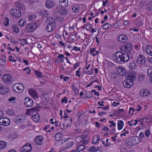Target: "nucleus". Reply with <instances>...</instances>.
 I'll use <instances>...</instances> for the list:
<instances>
[{"instance_id":"obj_1","label":"nucleus","mask_w":152,"mask_h":152,"mask_svg":"<svg viewBox=\"0 0 152 152\" xmlns=\"http://www.w3.org/2000/svg\"><path fill=\"white\" fill-rule=\"evenodd\" d=\"M129 54L123 53L122 51H118L114 54L113 57V61L118 64H123L129 59Z\"/></svg>"},{"instance_id":"obj_2","label":"nucleus","mask_w":152,"mask_h":152,"mask_svg":"<svg viewBox=\"0 0 152 152\" xmlns=\"http://www.w3.org/2000/svg\"><path fill=\"white\" fill-rule=\"evenodd\" d=\"M40 26L38 22H34L27 24L25 31L28 33L33 32Z\"/></svg>"},{"instance_id":"obj_3","label":"nucleus","mask_w":152,"mask_h":152,"mask_svg":"<svg viewBox=\"0 0 152 152\" xmlns=\"http://www.w3.org/2000/svg\"><path fill=\"white\" fill-rule=\"evenodd\" d=\"M133 49V46L130 43H127L124 47H122L120 48L121 51L123 53L129 54V56L130 55L131 52Z\"/></svg>"},{"instance_id":"obj_4","label":"nucleus","mask_w":152,"mask_h":152,"mask_svg":"<svg viewBox=\"0 0 152 152\" xmlns=\"http://www.w3.org/2000/svg\"><path fill=\"white\" fill-rule=\"evenodd\" d=\"M12 88L14 91L18 93L22 92L24 89V87L23 84L20 83H17L14 84Z\"/></svg>"},{"instance_id":"obj_5","label":"nucleus","mask_w":152,"mask_h":152,"mask_svg":"<svg viewBox=\"0 0 152 152\" xmlns=\"http://www.w3.org/2000/svg\"><path fill=\"white\" fill-rule=\"evenodd\" d=\"M138 138L137 137H132L127 139L126 141V143L129 145L132 146L138 143L137 140Z\"/></svg>"},{"instance_id":"obj_6","label":"nucleus","mask_w":152,"mask_h":152,"mask_svg":"<svg viewBox=\"0 0 152 152\" xmlns=\"http://www.w3.org/2000/svg\"><path fill=\"white\" fill-rule=\"evenodd\" d=\"M3 80L4 83L8 85L12 84L13 81L12 76L8 74L4 75L3 76Z\"/></svg>"},{"instance_id":"obj_7","label":"nucleus","mask_w":152,"mask_h":152,"mask_svg":"<svg viewBox=\"0 0 152 152\" xmlns=\"http://www.w3.org/2000/svg\"><path fill=\"white\" fill-rule=\"evenodd\" d=\"M10 13L13 15V17L18 18L21 17V13L20 11L16 9H12L10 11Z\"/></svg>"},{"instance_id":"obj_8","label":"nucleus","mask_w":152,"mask_h":152,"mask_svg":"<svg viewBox=\"0 0 152 152\" xmlns=\"http://www.w3.org/2000/svg\"><path fill=\"white\" fill-rule=\"evenodd\" d=\"M10 124V120L6 117H2L0 118V125L4 126H7Z\"/></svg>"},{"instance_id":"obj_9","label":"nucleus","mask_w":152,"mask_h":152,"mask_svg":"<svg viewBox=\"0 0 152 152\" xmlns=\"http://www.w3.org/2000/svg\"><path fill=\"white\" fill-rule=\"evenodd\" d=\"M145 58L144 56L142 55H139L137 57L136 62L137 63L139 64L140 65H142V64H145Z\"/></svg>"},{"instance_id":"obj_10","label":"nucleus","mask_w":152,"mask_h":152,"mask_svg":"<svg viewBox=\"0 0 152 152\" xmlns=\"http://www.w3.org/2000/svg\"><path fill=\"white\" fill-rule=\"evenodd\" d=\"M131 80L126 79L123 82V85L124 87L127 88H129L133 86V82H132Z\"/></svg>"},{"instance_id":"obj_11","label":"nucleus","mask_w":152,"mask_h":152,"mask_svg":"<svg viewBox=\"0 0 152 152\" xmlns=\"http://www.w3.org/2000/svg\"><path fill=\"white\" fill-rule=\"evenodd\" d=\"M24 103L26 107H30L33 105V101L31 98L26 97L24 99Z\"/></svg>"},{"instance_id":"obj_12","label":"nucleus","mask_w":152,"mask_h":152,"mask_svg":"<svg viewBox=\"0 0 152 152\" xmlns=\"http://www.w3.org/2000/svg\"><path fill=\"white\" fill-rule=\"evenodd\" d=\"M38 110V107H34L29 109H28L27 110L26 114L32 116L34 114L37 113Z\"/></svg>"},{"instance_id":"obj_13","label":"nucleus","mask_w":152,"mask_h":152,"mask_svg":"<svg viewBox=\"0 0 152 152\" xmlns=\"http://www.w3.org/2000/svg\"><path fill=\"white\" fill-rule=\"evenodd\" d=\"M31 145L29 143L26 144L21 148L22 152H31Z\"/></svg>"},{"instance_id":"obj_14","label":"nucleus","mask_w":152,"mask_h":152,"mask_svg":"<svg viewBox=\"0 0 152 152\" xmlns=\"http://www.w3.org/2000/svg\"><path fill=\"white\" fill-rule=\"evenodd\" d=\"M135 73L133 71L129 72V73L126 76V78L131 80L132 81H134L135 80Z\"/></svg>"},{"instance_id":"obj_15","label":"nucleus","mask_w":152,"mask_h":152,"mask_svg":"<svg viewBox=\"0 0 152 152\" xmlns=\"http://www.w3.org/2000/svg\"><path fill=\"white\" fill-rule=\"evenodd\" d=\"M26 120L25 117H23L21 115H18L16 116L14 119V122L16 124H20Z\"/></svg>"},{"instance_id":"obj_16","label":"nucleus","mask_w":152,"mask_h":152,"mask_svg":"<svg viewBox=\"0 0 152 152\" xmlns=\"http://www.w3.org/2000/svg\"><path fill=\"white\" fill-rule=\"evenodd\" d=\"M127 40V36L124 34H121L117 38L118 41L120 43L126 42Z\"/></svg>"},{"instance_id":"obj_17","label":"nucleus","mask_w":152,"mask_h":152,"mask_svg":"<svg viewBox=\"0 0 152 152\" xmlns=\"http://www.w3.org/2000/svg\"><path fill=\"white\" fill-rule=\"evenodd\" d=\"M118 72L120 76H124L126 74V70L124 67L121 66H119L117 67Z\"/></svg>"},{"instance_id":"obj_18","label":"nucleus","mask_w":152,"mask_h":152,"mask_svg":"<svg viewBox=\"0 0 152 152\" xmlns=\"http://www.w3.org/2000/svg\"><path fill=\"white\" fill-rule=\"evenodd\" d=\"M35 141L37 144L38 145H41L43 142V137L41 136H39L36 137Z\"/></svg>"},{"instance_id":"obj_19","label":"nucleus","mask_w":152,"mask_h":152,"mask_svg":"<svg viewBox=\"0 0 152 152\" xmlns=\"http://www.w3.org/2000/svg\"><path fill=\"white\" fill-rule=\"evenodd\" d=\"M9 88L4 86L0 87V94L4 95L7 94L9 92Z\"/></svg>"},{"instance_id":"obj_20","label":"nucleus","mask_w":152,"mask_h":152,"mask_svg":"<svg viewBox=\"0 0 152 152\" xmlns=\"http://www.w3.org/2000/svg\"><path fill=\"white\" fill-rule=\"evenodd\" d=\"M59 5L62 8H65L68 5V0H59Z\"/></svg>"},{"instance_id":"obj_21","label":"nucleus","mask_w":152,"mask_h":152,"mask_svg":"<svg viewBox=\"0 0 152 152\" xmlns=\"http://www.w3.org/2000/svg\"><path fill=\"white\" fill-rule=\"evenodd\" d=\"M55 2L52 0H48L45 3V6L47 8L50 9L54 6Z\"/></svg>"},{"instance_id":"obj_22","label":"nucleus","mask_w":152,"mask_h":152,"mask_svg":"<svg viewBox=\"0 0 152 152\" xmlns=\"http://www.w3.org/2000/svg\"><path fill=\"white\" fill-rule=\"evenodd\" d=\"M55 26L53 24H51L48 23L46 27V30L48 32H51L55 28Z\"/></svg>"},{"instance_id":"obj_23","label":"nucleus","mask_w":152,"mask_h":152,"mask_svg":"<svg viewBox=\"0 0 152 152\" xmlns=\"http://www.w3.org/2000/svg\"><path fill=\"white\" fill-rule=\"evenodd\" d=\"M150 94L149 91L146 89H142L140 92V95L142 96H146Z\"/></svg>"},{"instance_id":"obj_24","label":"nucleus","mask_w":152,"mask_h":152,"mask_svg":"<svg viewBox=\"0 0 152 152\" xmlns=\"http://www.w3.org/2000/svg\"><path fill=\"white\" fill-rule=\"evenodd\" d=\"M7 143L6 142L0 140V151L3 150L5 149L7 147Z\"/></svg>"},{"instance_id":"obj_25","label":"nucleus","mask_w":152,"mask_h":152,"mask_svg":"<svg viewBox=\"0 0 152 152\" xmlns=\"http://www.w3.org/2000/svg\"><path fill=\"white\" fill-rule=\"evenodd\" d=\"M29 94L33 97H37V94L36 90L33 89H30L28 91Z\"/></svg>"},{"instance_id":"obj_26","label":"nucleus","mask_w":152,"mask_h":152,"mask_svg":"<svg viewBox=\"0 0 152 152\" xmlns=\"http://www.w3.org/2000/svg\"><path fill=\"white\" fill-rule=\"evenodd\" d=\"M129 66L130 70H133L137 68V65L136 63L134 61L130 62L129 64Z\"/></svg>"},{"instance_id":"obj_27","label":"nucleus","mask_w":152,"mask_h":152,"mask_svg":"<svg viewBox=\"0 0 152 152\" xmlns=\"http://www.w3.org/2000/svg\"><path fill=\"white\" fill-rule=\"evenodd\" d=\"M147 53L150 56H152V47L151 45H147L146 47Z\"/></svg>"},{"instance_id":"obj_28","label":"nucleus","mask_w":152,"mask_h":152,"mask_svg":"<svg viewBox=\"0 0 152 152\" xmlns=\"http://www.w3.org/2000/svg\"><path fill=\"white\" fill-rule=\"evenodd\" d=\"M63 134L61 133L58 132L55 135V139L57 141H60L62 140Z\"/></svg>"},{"instance_id":"obj_29","label":"nucleus","mask_w":152,"mask_h":152,"mask_svg":"<svg viewBox=\"0 0 152 152\" xmlns=\"http://www.w3.org/2000/svg\"><path fill=\"white\" fill-rule=\"evenodd\" d=\"M32 119L35 122H37L40 119V117L38 113H37L32 116Z\"/></svg>"},{"instance_id":"obj_30","label":"nucleus","mask_w":152,"mask_h":152,"mask_svg":"<svg viewBox=\"0 0 152 152\" xmlns=\"http://www.w3.org/2000/svg\"><path fill=\"white\" fill-rule=\"evenodd\" d=\"M118 127L119 130L121 129L124 126V123L121 120H118Z\"/></svg>"},{"instance_id":"obj_31","label":"nucleus","mask_w":152,"mask_h":152,"mask_svg":"<svg viewBox=\"0 0 152 152\" xmlns=\"http://www.w3.org/2000/svg\"><path fill=\"white\" fill-rule=\"evenodd\" d=\"M48 20H49V21L48 23L49 24H53L54 25H55L56 26V23L55 22L56 20V19L53 17H49L48 18Z\"/></svg>"},{"instance_id":"obj_32","label":"nucleus","mask_w":152,"mask_h":152,"mask_svg":"<svg viewBox=\"0 0 152 152\" xmlns=\"http://www.w3.org/2000/svg\"><path fill=\"white\" fill-rule=\"evenodd\" d=\"M112 27V26L111 25L108 23H105L102 26L103 29L104 30H108L109 28H111Z\"/></svg>"},{"instance_id":"obj_33","label":"nucleus","mask_w":152,"mask_h":152,"mask_svg":"<svg viewBox=\"0 0 152 152\" xmlns=\"http://www.w3.org/2000/svg\"><path fill=\"white\" fill-rule=\"evenodd\" d=\"M85 148V146L83 145H79L77 147L76 151L80 152Z\"/></svg>"},{"instance_id":"obj_34","label":"nucleus","mask_w":152,"mask_h":152,"mask_svg":"<svg viewBox=\"0 0 152 152\" xmlns=\"http://www.w3.org/2000/svg\"><path fill=\"white\" fill-rule=\"evenodd\" d=\"M26 23V22L24 19H21L18 21V24L21 27H23Z\"/></svg>"},{"instance_id":"obj_35","label":"nucleus","mask_w":152,"mask_h":152,"mask_svg":"<svg viewBox=\"0 0 152 152\" xmlns=\"http://www.w3.org/2000/svg\"><path fill=\"white\" fill-rule=\"evenodd\" d=\"M66 121L67 122L66 124L67 127H70L72 124V119L71 117H69L68 118L66 119Z\"/></svg>"},{"instance_id":"obj_36","label":"nucleus","mask_w":152,"mask_h":152,"mask_svg":"<svg viewBox=\"0 0 152 152\" xmlns=\"http://www.w3.org/2000/svg\"><path fill=\"white\" fill-rule=\"evenodd\" d=\"M15 5L16 7L19 8L20 9H23V4L20 3L19 2H16L15 3Z\"/></svg>"},{"instance_id":"obj_37","label":"nucleus","mask_w":152,"mask_h":152,"mask_svg":"<svg viewBox=\"0 0 152 152\" xmlns=\"http://www.w3.org/2000/svg\"><path fill=\"white\" fill-rule=\"evenodd\" d=\"M100 139V136L99 135L97 134L96 135V137H94L93 138V140L92 141V142L95 144L98 142Z\"/></svg>"},{"instance_id":"obj_38","label":"nucleus","mask_w":152,"mask_h":152,"mask_svg":"<svg viewBox=\"0 0 152 152\" xmlns=\"http://www.w3.org/2000/svg\"><path fill=\"white\" fill-rule=\"evenodd\" d=\"M59 13L62 15H64L67 14V11L66 9H61L58 11Z\"/></svg>"},{"instance_id":"obj_39","label":"nucleus","mask_w":152,"mask_h":152,"mask_svg":"<svg viewBox=\"0 0 152 152\" xmlns=\"http://www.w3.org/2000/svg\"><path fill=\"white\" fill-rule=\"evenodd\" d=\"M147 73L148 75L151 77V82L152 83V68L148 69L147 70Z\"/></svg>"},{"instance_id":"obj_40","label":"nucleus","mask_w":152,"mask_h":152,"mask_svg":"<svg viewBox=\"0 0 152 152\" xmlns=\"http://www.w3.org/2000/svg\"><path fill=\"white\" fill-rule=\"evenodd\" d=\"M12 31L16 33H17L19 31V29L16 25L12 26Z\"/></svg>"},{"instance_id":"obj_41","label":"nucleus","mask_w":152,"mask_h":152,"mask_svg":"<svg viewBox=\"0 0 152 152\" xmlns=\"http://www.w3.org/2000/svg\"><path fill=\"white\" fill-rule=\"evenodd\" d=\"M9 19L7 17L5 18L3 21V23L4 26H7L9 25Z\"/></svg>"},{"instance_id":"obj_42","label":"nucleus","mask_w":152,"mask_h":152,"mask_svg":"<svg viewBox=\"0 0 152 152\" xmlns=\"http://www.w3.org/2000/svg\"><path fill=\"white\" fill-rule=\"evenodd\" d=\"M26 1L30 4H32L38 2V1L37 0H26Z\"/></svg>"},{"instance_id":"obj_43","label":"nucleus","mask_w":152,"mask_h":152,"mask_svg":"<svg viewBox=\"0 0 152 152\" xmlns=\"http://www.w3.org/2000/svg\"><path fill=\"white\" fill-rule=\"evenodd\" d=\"M72 10L73 12L77 13L79 11V7L76 5H74L72 7Z\"/></svg>"},{"instance_id":"obj_44","label":"nucleus","mask_w":152,"mask_h":152,"mask_svg":"<svg viewBox=\"0 0 152 152\" xmlns=\"http://www.w3.org/2000/svg\"><path fill=\"white\" fill-rule=\"evenodd\" d=\"M35 73L37 76V77L41 78L42 77V73L40 71L37 70L35 71Z\"/></svg>"},{"instance_id":"obj_45","label":"nucleus","mask_w":152,"mask_h":152,"mask_svg":"<svg viewBox=\"0 0 152 152\" xmlns=\"http://www.w3.org/2000/svg\"><path fill=\"white\" fill-rule=\"evenodd\" d=\"M148 11H152V2H150L149 4L148 5L146 8Z\"/></svg>"},{"instance_id":"obj_46","label":"nucleus","mask_w":152,"mask_h":152,"mask_svg":"<svg viewBox=\"0 0 152 152\" xmlns=\"http://www.w3.org/2000/svg\"><path fill=\"white\" fill-rule=\"evenodd\" d=\"M20 44L23 45H24L27 43V41L25 39H20L19 40Z\"/></svg>"},{"instance_id":"obj_47","label":"nucleus","mask_w":152,"mask_h":152,"mask_svg":"<svg viewBox=\"0 0 152 152\" xmlns=\"http://www.w3.org/2000/svg\"><path fill=\"white\" fill-rule=\"evenodd\" d=\"M57 58L61 61V62L63 63L64 62V60H62V59L64 58V55L59 54L57 56Z\"/></svg>"},{"instance_id":"obj_48","label":"nucleus","mask_w":152,"mask_h":152,"mask_svg":"<svg viewBox=\"0 0 152 152\" xmlns=\"http://www.w3.org/2000/svg\"><path fill=\"white\" fill-rule=\"evenodd\" d=\"M72 87V89L74 91L75 93L77 94L79 91L77 87L75 85H73Z\"/></svg>"},{"instance_id":"obj_49","label":"nucleus","mask_w":152,"mask_h":152,"mask_svg":"<svg viewBox=\"0 0 152 152\" xmlns=\"http://www.w3.org/2000/svg\"><path fill=\"white\" fill-rule=\"evenodd\" d=\"M7 113L10 115H14V113L12 109H8L7 110Z\"/></svg>"},{"instance_id":"obj_50","label":"nucleus","mask_w":152,"mask_h":152,"mask_svg":"<svg viewBox=\"0 0 152 152\" xmlns=\"http://www.w3.org/2000/svg\"><path fill=\"white\" fill-rule=\"evenodd\" d=\"M86 137L85 136L81 135V136H79L77 137L76 140H79L80 141H81L84 139Z\"/></svg>"},{"instance_id":"obj_51","label":"nucleus","mask_w":152,"mask_h":152,"mask_svg":"<svg viewBox=\"0 0 152 152\" xmlns=\"http://www.w3.org/2000/svg\"><path fill=\"white\" fill-rule=\"evenodd\" d=\"M96 148L94 146H92L90 147L89 150V152H94L95 151Z\"/></svg>"},{"instance_id":"obj_52","label":"nucleus","mask_w":152,"mask_h":152,"mask_svg":"<svg viewBox=\"0 0 152 152\" xmlns=\"http://www.w3.org/2000/svg\"><path fill=\"white\" fill-rule=\"evenodd\" d=\"M16 100V98L14 97H11L8 99V101L9 102H11V103H14L15 101Z\"/></svg>"},{"instance_id":"obj_53","label":"nucleus","mask_w":152,"mask_h":152,"mask_svg":"<svg viewBox=\"0 0 152 152\" xmlns=\"http://www.w3.org/2000/svg\"><path fill=\"white\" fill-rule=\"evenodd\" d=\"M0 64L3 66H5L6 64V61L0 58Z\"/></svg>"},{"instance_id":"obj_54","label":"nucleus","mask_w":152,"mask_h":152,"mask_svg":"<svg viewBox=\"0 0 152 152\" xmlns=\"http://www.w3.org/2000/svg\"><path fill=\"white\" fill-rule=\"evenodd\" d=\"M91 92L92 93H94V95H96L97 96L99 95V93L98 92H97L95 90H93L91 91Z\"/></svg>"},{"instance_id":"obj_55","label":"nucleus","mask_w":152,"mask_h":152,"mask_svg":"<svg viewBox=\"0 0 152 152\" xmlns=\"http://www.w3.org/2000/svg\"><path fill=\"white\" fill-rule=\"evenodd\" d=\"M124 110L123 109H119L117 110L116 112V113L117 114H119L122 112H124Z\"/></svg>"},{"instance_id":"obj_56","label":"nucleus","mask_w":152,"mask_h":152,"mask_svg":"<svg viewBox=\"0 0 152 152\" xmlns=\"http://www.w3.org/2000/svg\"><path fill=\"white\" fill-rule=\"evenodd\" d=\"M135 110L134 109L133 107L130 108L129 109V114H133V112Z\"/></svg>"},{"instance_id":"obj_57","label":"nucleus","mask_w":152,"mask_h":152,"mask_svg":"<svg viewBox=\"0 0 152 152\" xmlns=\"http://www.w3.org/2000/svg\"><path fill=\"white\" fill-rule=\"evenodd\" d=\"M96 51V48H91L90 50V53L91 54H93V53Z\"/></svg>"},{"instance_id":"obj_58","label":"nucleus","mask_w":152,"mask_h":152,"mask_svg":"<svg viewBox=\"0 0 152 152\" xmlns=\"http://www.w3.org/2000/svg\"><path fill=\"white\" fill-rule=\"evenodd\" d=\"M147 60L150 64H152V57L151 56L148 57Z\"/></svg>"},{"instance_id":"obj_59","label":"nucleus","mask_w":152,"mask_h":152,"mask_svg":"<svg viewBox=\"0 0 152 152\" xmlns=\"http://www.w3.org/2000/svg\"><path fill=\"white\" fill-rule=\"evenodd\" d=\"M86 96L88 98H90L93 95L90 92H88L86 93Z\"/></svg>"},{"instance_id":"obj_60","label":"nucleus","mask_w":152,"mask_h":152,"mask_svg":"<svg viewBox=\"0 0 152 152\" xmlns=\"http://www.w3.org/2000/svg\"><path fill=\"white\" fill-rule=\"evenodd\" d=\"M67 99L66 97H64L63 99H62L61 100V102L62 103L64 102L65 103H67Z\"/></svg>"},{"instance_id":"obj_61","label":"nucleus","mask_w":152,"mask_h":152,"mask_svg":"<svg viewBox=\"0 0 152 152\" xmlns=\"http://www.w3.org/2000/svg\"><path fill=\"white\" fill-rule=\"evenodd\" d=\"M150 132L149 130H146L145 132V136L147 137H149V136L150 134Z\"/></svg>"},{"instance_id":"obj_62","label":"nucleus","mask_w":152,"mask_h":152,"mask_svg":"<svg viewBox=\"0 0 152 152\" xmlns=\"http://www.w3.org/2000/svg\"><path fill=\"white\" fill-rule=\"evenodd\" d=\"M57 20H58L59 22L62 23L63 20V18L60 17H58L56 18Z\"/></svg>"},{"instance_id":"obj_63","label":"nucleus","mask_w":152,"mask_h":152,"mask_svg":"<svg viewBox=\"0 0 152 152\" xmlns=\"http://www.w3.org/2000/svg\"><path fill=\"white\" fill-rule=\"evenodd\" d=\"M73 49L76 51H80V48L77 47L76 46H74L73 47Z\"/></svg>"},{"instance_id":"obj_64","label":"nucleus","mask_w":152,"mask_h":152,"mask_svg":"<svg viewBox=\"0 0 152 152\" xmlns=\"http://www.w3.org/2000/svg\"><path fill=\"white\" fill-rule=\"evenodd\" d=\"M91 25L90 23L87 24L86 29L87 30H89L91 28Z\"/></svg>"}]
</instances>
